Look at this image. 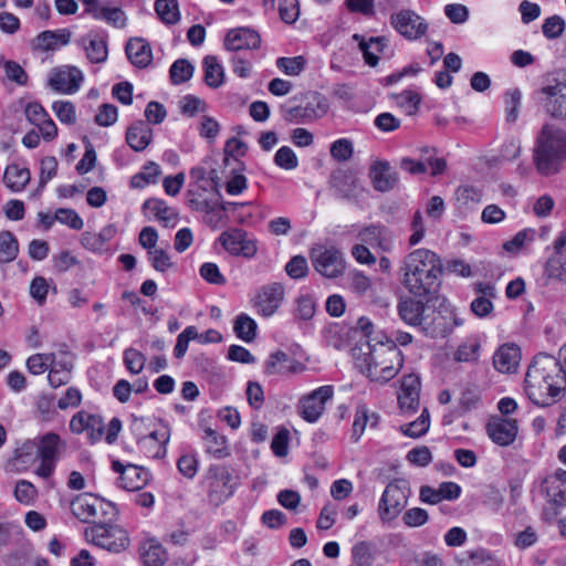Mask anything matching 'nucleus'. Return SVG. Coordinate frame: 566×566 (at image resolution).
I'll use <instances>...</instances> for the list:
<instances>
[{
    "instance_id": "79ce46f5",
    "label": "nucleus",
    "mask_w": 566,
    "mask_h": 566,
    "mask_svg": "<svg viewBox=\"0 0 566 566\" xmlns=\"http://www.w3.org/2000/svg\"><path fill=\"white\" fill-rule=\"evenodd\" d=\"M349 289L358 296H374V284L369 276L361 271H353L349 273Z\"/></svg>"
},
{
    "instance_id": "774afa93",
    "label": "nucleus",
    "mask_w": 566,
    "mask_h": 566,
    "mask_svg": "<svg viewBox=\"0 0 566 566\" xmlns=\"http://www.w3.org/2000/svg\"><path fill=\"white\" fill-rule=\"evenodd\" d=\"M95 123L108 127L117 120V107L113 104H102L94 118Z\"/></svg>"
},
{
    "instance_id": "69168bd1",
    "label": "nucleus",
    "mask_w": 566,
    "mask_h": 566,
    "mask_svg": "<svg viewBox=\"0 0 566 566\" xmlns=\"http://www.w3.org/2000/svg\"><path fill=\"white\" fill-rule=\"evenodd\" d=\"M6 77L19 85H27L28 74L23 67L15 61H7L3 63Z\"/></svg>"
},
{
    "instance_id": "4c0bfd02",
    "label": "nucleus",
    "mask_w": 566,
    "mask_h": 566,
    "mask_svg": "<svg viewBox=\"0 0 566 566\" xmlns=\"http://www.w3.org/2000/svg\"><path fill=\"white\" fill-rule=\"evenodd\" d=\"M202 63L206 84L212 88L221 86L224 81V71L218 59L213 55H208L203 59Z\"/></svg>"
},
{
    "instance_id": "0e129e2a",
    "label": "nucleus",
    "mask_w": 566,
    "mask_h": 566,
    "mask_svg": "<svg viewBox=\"0 0 566 566\" xmlns=\"http://www.w3.org/2000/svg\"><path fill=\"white\" fill-rule=\"evenodd\" d=\"M397 104L403 107L408 115H413L418 111V105L421 101L420 95L413 91H405L401 94L395 95Z\"/></svg>"
},
{
    "instance_id": "49530a36",
    "label": "nucleus",
    "mask_w": 566,
    "mask_h": 566,
    "mask_svg": "<svg viewBox=\"0 0 566 566\" xmlns=\"http://www.w3.org/2000/svg\"><path fill=\"white\" fill-rule=\"evenodd\" d=\"M61 439L56 433L44 434L38 443V454L41 459L55 461Z\"/></svg>"
},
{
    "instance_id": "4d7b16f0",
    "label": "nucleus",
    "mask_w": 566,
    "mask_h": 566,
    "mask_svg": "<svg viewBox=\"0 0 566 566\" xmlns=\"http://www.w3.org/2000/svg\"><path fill=\"white\" fill-rule=\"evenodd\" d=\"M331 156L337 161H347L354 153L353 143L347 138L335 140L331 145Z\"/></svg>"
},
{
    "instance_id": "bf43d9fd",
    "label": "nucleus",
    "mask_w": 566,
    "mask_h": 566,
    "mask_svg": "<svg viewBox=\"0 0 566 566\" xmlns=\"http://www.w3.org/2000/svg\"><path fill=\"white\" fill-rule=\"evenodd\" d=\"M274 163L286 170L295 169L298 165L297 157L292 148L283 146L277 149L274 156Z\"/></svg>"
},
{
    "instance_id": "a211bd4d",
    "label": "nucleus",
    "mask_w": 566,
    "mask_h": 566,
    "mask_svg": "<svg viewBox=\"0 0 566 566\" xmlns=\"http://www.w3.org/2000/svg\"><path fill=\"white\" fill-rule=\"evenodd\" d=\"M113 469L120 474L119 486L127 491L143 489L150 478L147 470L134 464L123 465L119 461H114Z\"/></svg>"
},
{
    "instance_id": "9b49d317",
    "label": "nucleus",
    "mask_w": 566,
    "mask_h": 566,
    "mask_svg": "<svg viewBox=\"0 0 566 566\" xmlns=\"http://www.w3.org/2000/svg\"><path fill=\"white\" fill-rule=\"evenodd\" d=\"M283 118L290 123H311L323 117L328 111L327 99L315 93L305 104L294 107H281Z\"/></svg>"
},
{
    "instance_id": "a19ab883",
    "label": "nucleus",
    "mask_w": 566,
    "mask_h": 566,
    "mask_svg": "<svg viewBox=\"0 0 566 566\" xmlns=\"http://www.w3.org/2000/svg\"><path fill=\"white\" fill-rule=\"evenodd\" d=\"M481 348L480 342L474 338H467L462 342L453 354V358L459 363H476Z\"/></svg>"
},
{
    "instance_id": "58836bf2",
    "label": "nucleus",
    "mask_w": 566,
    "mask_h": 566,
    "mask_svg": "<svg viewBox=\"0 0 566 566\" xmlns=\"http://www.w3.org/2000/svg\"><path fill=\"white\" fill-rule=\"evenodd\" d=\"M544 486L548 499V506L544 514L549 520H553L559 514L560 509L566 507V484L565 488L557 486L556 490L551 486Z\"/></svg>"
},
{
    "instance_id": "f8f14e48",
    "label": "nucleus",
    "mask_w": 566,
    "mask_h": 566,
    "mask_svg": "<svg viewBox=\"0 0 566 566\" xmlns=\"http://www.w3.org/2000/svg\"><path fill=\"white\" fill-rule=\"evenodd\" d=\"M460 324L451 311L429 310L426 312L419 328L430 338H443L452 332L454 326Z\"/></svg>"
},
{
    "instance_id": "473e14b6",
    "label": "nucleus",
    "mask_w": 566,
    "mask_h": 566,
    "mask_svg": "<svg viewBox=\"0 0 566 566\" xmlns=\"http://www.w3.org/2000/svg\"><path fill=\"white\" fill-rule=\"evenodd\" d=\"M144 209L150 210L158 221L166 228H174L178 222V213L168 207L163 200L148 199L144 202Z\"/></svg>"
},
{
    "instance_id": "0eeeda50",
    "label": "nucleus",
    "mask_w": 566,
    "mask_h": 566,
    "mask_svg": "<svg viewBox=\"0 0 566 566\" xmlns=\"http://www.w3.org/2000/svg\"><path fill=\"white\" fill-rule=\"evenodd\" d=\"M84 535L90 543L112 553H120L129 545L126 531L105 521L85 528Z\"/></svg>"
},
{
    "instance_id": "393cba45",
    "label": "nucleus",
    "mask_w": 566,
    "mask_h": 566,
    "mask_svg": "<svg viewBox=\"0 0 566 566\" xmlns=\"http://www.w3.org/2000/svg\"><path fill=\"white\" fill-rule=\"evenodd\" d=\"M399 317L410 326L419 327L429 306L410 296L401 297L397 304Z\"/></svg>"
},
{
    "instance_id": "423d86ee",
    "label": "nucleus",
    "mask_w": 566,
    "mask_h": 566,
    "mask_svg": "<svg viewBox=\"0 0 566 566\" xmlns=\"http://www.w3.org/2000/svg\"><path fill=\"white\" fill-rule=\"evenodd\" d=\"M410 495L409 483L403 479L392 480L382 492L378 504V516L382 523H390L407 506Z\"/></svg>"
},
{
    "instance_id": "37998d69",
    "label": "nucleus",
    "mask_w": 566,
    "mask_h": 566,
    "mask_svg": "<svg viewBox=\"0 0 566 566\" xmlns=\"http://www.w3.org/2000/svg\"><path fill=\"white\" fill-rule=\"evenodd\" d=\"M378 422V416L375 413L369 415L366 406L360 405L356 408L355 419L353 423V438L358 440L364 433L367 423L375 427Z\"/></svg>"
},
{
    "instance_id": "9d476101",
    "label": "nucleus",
    "mask_w": 566,
    "mask_h": 566,
    "mask_svg": "<svg viewBox=\"0 0 566 566\" xmlns=\"http://www.w3.org/2000/svg\"><path fill=\"white\" fill-rule=\"evenodd\" d=\"M390 25L405 39L413 41L426 35L428 23L410 9H402L390 15Z\"/></svg>"
},
{
    "instance_id": "4be33fe9",
    "label": "nucleus",
    "mask_w": 566,
    "mask_h": 566,
    "mask_svg": "<svg viewBox=\"0 0 566 566\" xmlns=\"http://www.w3.org/2000/svg\"><path fill=\"white\" fill-rule=\"evenodd\" d=\"M304 369L305 366L302 363H298L282 350L272 353L264 364V373L269 376L296 374Z\"/></svg>"
},
{
    "instance_id": "c9c22d12",
    "label": "nucleus",
    "mask_w": 566,
    "mask_h": 566,
    "mask_svg": "<svg viewBox=\"0 0 566 566\" xmlns=\"http://www.w3.org/2000/svg\"><path fill=\"white\" fill-rule=\"evenodd\" d=\"M30 179L31 175L29 169L18 165H9L3 176L6 186L13 192L22 191L30 182Z\"/></svg>"
},
{
    "instance_id": "cd10ccee",
    "label": "nucleus",
    "mask_w": 566,
    "mask_h": 566,
    "mask_svg": "<svg viewBox=\"0 0 566 566\" xmlns=\"http://www.w3.org/2000/svg\"><path fill=\"white\" fill-rule=\"evenodd\" d=\"M144 566H164L168 560L166 548L155 538H147L139 547Z\"/></svg>"
},
{
    "instance_id": "aec40b11",
    "label": "nucleus",
    "mask_w": 566,
    "mask_h": 566,
    "mask_svg": "<svg viewBox=\"0 0 566 566\" xmlns=\"http://www.w3.org/2000/svg\"><path fill=\"white\" fill-rule=\"evenodd\" d=\"M486 431L494 443L510 446L516 438L517 422L515 419L495 417L488 422Z\"/></svg>"
},
{
    "instance_id": "7ed1b4c3",
    "label": "nucleus",
    "mask_w": 566,
    "mask_h": 566,
    "mask_svg": "<svg viewBox=\"0 0 566 566\" xmlns=\"http://www.w3.org/2000/svg\"><path fill=\"white\" fill-rule=\"evenodd\" d=\"M566 160V132L553 124H545L538 132L533 149V163L538 174L554 175Z\"/></svg>"
},
{
    "instance_id": "2eb2a0df",
    "label": "nucleus",
    "mask_w": 566,
    "mask_h": 566,
    "mask_svg": "<svg viewBox=\"0 0 566 566\" xmlns=\"http://www.w3.org/2000/svg\"><path fill=\"white\" fill-rule=\"evenodd\" d=\"M332 386H322L304 396L298 402V413L307 422H316L325 410V402L332 399Z\"/></svg>"
},
{
    "instance_id": "c756f323",
    "label": "nucleus",
    "mask_w": 566,
    "mask_h": 566,
    "mask_svg": "<svg viewBox=\"0 0 566 566\" xmlns=\"http://www.w3.org/2000/svg\"><path fill=\"white\" fill-rule=\"evenodd\" d=\"M153 130L143 120L133 123L126 132V142L135 151H143L151 142Z\"/></svg>"
},
{
    "instance_id": "b1692460",
    "label": "nucleus",
    "mask_w": 566,
    "mask_h": 566,
    "mask_svg": "<svg viewBox=\"0 0 566 566\" xmlns=\"http://www.w3.org/2000/svg\"><path fill=\"white\" fill-rule=\"evenodd\" d=\"M544 93L548 96L547 113L556 119L566 122V80L545 87Z\"/></svg>"
},
{
    "instance_id": "72a5a7b5",
    "label": "nucleus",
    "mask_w": 566,
    "mask_h": 566,
    "mask_svg": "<svg viewBox=\"0 0 566 566\" xmlns=\"http://www.w3.org/2000/svg\"><path fill=\"white\" fill-rule=\"evenodd\" d=\"M87 12L96 20H104L114 28H124L127 22L125 12L118 7H92Z\"/></svg>"
},
{
    "instance_id": "f03ea898",
    "label": "nucleus",
    "mask_w": 566,
    "mask_h": 566,
    "mask_svg": "<svg viewBox=\"0 0 566 566\" xmlns=\"http://www.w3.org/2000/svg\"><path fill=\"white\" fill-rule=\"evenodd\" d=\"M400 275L401 284L410 294L426 297L438 292L442 264L434 252L428 249H416L405 256Z\"/></svg>"
},
{
    "instance_id": "603ef678",
    "label": "nucleus",
    "mask_w": 566,
    "mask_h": 566,
    "mask_svg": "<svg viewBox=\"0 0 566 566\" xmlns=\"http://www.w3.org/2000/svg\"><path fill=\"white\" fill-rule=\"evenodd\" d=\"M38 458V443L27 440L15 450L13 460L19 465H29L34 463Z\"/></svg>"
},
{
    "instance_id": "412c9836",
    "label": "nucleus",
    "mask_w": 566,
    "mask_h": 566,
    "mask_svg": "<svg viewBox=\"0 0 566 566\" xmlns=\"http://www.w3.org/2000/svg\"><path fill=\"white\" fill-rule=\"evenodd\" d=\"M369 178L375 190L387 192L396 187L399 177L388 161L376 160L369 168Z\"/></svg>"
},
{
    "instance_id": "f257e3e1",
    "label": "nucleus",
    "mask_w": 566,
    "mask_h": 566,
    "mask_svg": "<svg viewBox=\"0 0 566 566\" xmlns=\"http://www.w3.org/2000/svg\"><path fill=\"white\" fill-rule=\"evenodd\" d=\"M566 391L565 375L556 357L539 353L528 366L525 392L536 405L547 407L562 399Z\"/></svg>"
},
{
    "instance_id": "dca6fc26",
    "label": "nucleus",
    "mask_w": 566,
    "mask_h": 566,
    "mask_svg": "<svg viewBox=\"0 0 566 566\" xmlns=\"http://www.w3.org/2000/svg\"><path fill=\"white\" fill-rule=\"evenodd\" d=\"M553 249V254L544 265V273L551 280L566 283V232L557 237Z\"/></svg>"
},
{
    "instance_id": "338daca9",
    "label": "nucleus",
    "mask_w": 566,
    "mask_h": 566,
    "mask_svg": "<svg viewBox=\"0 0 566 566\" xmlns=\"http://www.w3.org/2000/svg\"><path fill=\"white\" fill-rule=\"evenodd\" d=\"M53 111L56 117L67 125H72L76 120L75 107L71 102L59 101L53 104Z\"/></svg>"
},
{
    "instance_id": "e2e57ef3",
    "label": "nucleus",
    "mask_w": 566,
    "mask_h": 566,
    "mask_svg": "<svg viewBox=\"0 0 566 566\" xmlns=\"http://www.w3.org/2000/svg\"><path fill=\"white\" fill-rule=\"evenodd\" d=\"M145 361V356L137 349L128 348L124 352V363L127 369L134 375H137L143 370Z\"/></svg>"
},
{
    "instance_id": "052dcab7",
    "label": "nucleus",
    "mask_w": 566,
    "mask_h": 566,
    "mask_svg": "<svg viewBox=\"0 0 566 566\" xmlns=\"http://www.w3.org/2000/svg\"><path fill=\"white\" fill-rule=\"evenodd\" d=\"M151 266L158 272H166L174 266L170 255L163 249H156L147 253Z\"/></svg>"
},
{
    "instance_id": "c03bdc74",
    "label": "nucleus",
    "mask_w": 566,
    "mask_h": 566,
    "mask_svg": "<svg viewBox=\"0 0 566 566\" xmlns=\"http://www.w3.org/2000/svg\"><path fill=\"white\" fill-rule=\"evenodd\" d=\"M203 441L208 453L222 458L227 454V440L211 428L205 429Z\"/></svg>"
},
{
    "instance_id": "2f4dec72",
    "label": "nucleus",
    "mask_w": 566,
    "mask_h": 566,
    "mask_svg": "<svg viewBox=\"0 0 566 566\" xmlns=\"http://www.w3.org/2000/svg\"><path fill=\"white\" fill-rule=\"evenodd\" d=\"M125 51L128 60L138 67L147 66L153 57L149 44L140 38L130 39Z\"/></svg>"
},
{
    "instance_id": "864d4df0",
    "label": "nucleus",
    "mask_w": 566,
    "mask_h": 566,
    "mask_svg": "<svg viewBox=\"0 0 566 566\" xmlns=\"http://www.w3.org/2000/svg\"><path fill=\"white\" fill-rule=\"evenodd\" d=\"M565 20L559 15H552L544 20L542 32L548 40L559 38L565 31Z\"/></svg>"
},
{
    "instance_id": "4468645a",
    "label": "nucleus",
    "mask_w": 566,
    "mask_h": 566,
    "mask_svg": "<svg viewBox=\"0 0 566 566\" xmlns=\"http://www.w3.org/2000/svg\"><path fill=\"white\" fill-rule=\"evenodd\" d=\"M219 242L230 254L247 259L253 258L258 251L256 241L250 238L244 230L238 228L222 232Z\"/></svg>"
},
{
    "instance_id": "e433bc0d",
    "label": "nucleus",
    "mask_w": 566,
    "mask_h": 566,
    "mask_svg": "<svg viewBox=\"0 0 566 566\" xmlns=\"http://www.w3.org/2000/svg\"><path fill=\"white\" fill-rule=\"evenodd\" d=\"M116 234V228L113 224H108L103 228L99 232H85L82 234V245L91 251H102L105 244L114 238Z\"/></svg>"
},
{
    "instance_id": "bb28decb",
    "label": "nucleus",
    "mask_w": 566,
    "mask_h": 566,
    "mask_svg": "<svg viewBox=\"0 0 566 566\" xmlns=\"http://www.w3.org/2000/svg\"><path fill=\"white\" fill-rule=\"evenodd\" d=\"M521 360V350L516 345H503L493 356V366L503 374L514 373Z\"/></svg>"
},
{
    "instance_id": "a878e982",
    "label": "nucleus",
    "mask_w": 566,
    "mask_h": 566,
    "mask_svg": "<svg viewBox=\"0 0 566 566\" xmlns=\"http://www.w3.org/2000/svg\"><path fill=\"white\" fill-rule=\"evenodd\" d=\"M72 32L69 29L43 31L33 40L32 48L35 51H54L70 43Z\"/></svg>"
},
{
    "instance_id": "7c9ffc66",
    "label": "nucleus",
    "mask_w": 566,
    "mask_h": 566,
    "mask_svg": "<svg viewBox=\"0 0 566 566\" xmlns=\"http://www.w3.org/2000/svg\"><path fill=\"white\" fill-rule=\"evenodd\" d=\"M358 239L364 244L377 247L387 251L390 245V237L387 229L380 224H369L358 232Z\"/></svg>"
},
{
    "instance_id": "f704fd0d",
    "label": "nucleus",
    "mask_w": 566,
    "mask_h": 566,
    "mask_svg": "<svg viewBox=\"0 0 566 566\" xmlns=\"http://www.w3.org/2000/svg\"><path fill=\"white\" fill-rule=\"evenodd\" d=\"M353 39L358 42L365 62L370 66H376L379 61L377 53L381 52L386 46V39L381 36L370 38L367 42L359 34H354Z\"/></svg>"
},
{
    "instance_id": "13d9d810",
    "label": "nucleus",
    "mask_w": 566,
    "mask_h": 566,
    "mask_svg": "<svg viewBox=\"0 0 566 566\" xmlns=\"http://www.w3.org/2000/svg\"><path fill=\"white\" fill-rule=\"evenodd\" d=\"M521 104V92L513 88L505 93V113L509 123H515L518 117V108Z\"/></svg>"
},
{
    "instance_id": "5701e85b",
    "label": "nucleus",
    "mask_w": 566,
    "mask_h": 566,
    "mask_svg": "<svg viewBox=\"0 0 566 566\" xmlns=\"http://www.w3.org/2000/svg\"><path fill=\"white\" fill-rule=\"evenodd\" d=\"M261 38L258 32L249 28L230 30L224 39V46L229 51L258 49Z\"/></svg>"
},
{
    "instance_id": "6ab92c4d",
    "label": "nucleus",
    "mask_w": 566,
    "mask_h": 566,
    "mask_svg": "<svg viewBox=\"0 0 566 566\" xmlns=\"http://www.w3.org/2000/svg\"><path fill=\"white\" fill-rule=\"evenodd\" d=\"M83 81L82 72L75 66L55 70L49 78V85L56 92L75 93Z\"/></svg>"
},
{
    "instance_id": "a18cd8bd",
    "label": "nucleus",
    "mask_w": 566,
    "mask_h": 566,
    "mask_svg": "<svg viewBox=\"0 0 566 566\" xmlns=\"http://www.w3.org/2000/svg\"><path fill=\"white\" fill-rule=\"evenodd\" d=\"M155 11L166 24H175L179 21V7L177 0H156Z\"/></svg>"
},
{
    "instance_id": "09e8293b",
    "label": "nucleus",
    "mask_w": 566,
    "mask_h": 566,
    "mask_svg": "<svg viewBox=\"0 0 566 566\" xmlns=\"http://www.w3.org/2000/svg\"><path fill=\"white\" fill-rule=\"evenodd\" d=\"M234 333L244 342H252L256 336V323L248 315L240 314L234 322Z\"/></svg>"
},
{
    "instance_id": "6e6d98bb",
    "label": "nucleus",
    "mask_w": 566,
    "mask_h": 566,
    "mask_svg": "<svg viewBox=\"0 0 566 566\" xmlns=\"http://www.w3.org/2000/svg\"><path fill=\"white\" fill-rule=\"evenodd\" d=\"M305 59L303 56L280 57L276 61L277 67L286 75L296 76L305 67Z\"/></svg>"
},
{
    "instance_id": "20e7f679",
    "label": "nucleus",
    "mask_w": 566,
    "mask_h": 566,
    "mask_svg": "<svg viewBox=\"0 0 566 566\" xmlns=\"http://www.w3.org/2000/svg\"><path fill=\"white\" fill-rule=\"evenodd\" d=\"M402 366V355L392 343L384 344L378 340L375 345L368 343V352L357 358V367L371 381L385 384L392 379Z\"/></svg>"
},
{
    "instance_id": "f3484780",
    "label": "nucleus",
    "mask_w": 566,
    "mask_h": 566,
    "mask_svg": "<svg viewBox=\"0 0 566 566\" xmlns=\"http://www.w3.org/2000/svg\"><path fill=\"white\" fill-rule=\"evenodd\" d=\"M284 297V287L280 283H272L262 286L255 295L254 306L258 312L268 317L273 315L280 307Z\"/></svg>"
},
{
    "instance_id": "3c124183",
    "label": "nucleus",
    "mask_w": 566,
    "mask_h": 566,
    "mask_svg": "<svg viewBox=\"0 0 566 566\" xmlns=\"http://www.w3.org/2000/svg\"><path fill=\"white\" fill-rule=\"evenodd\" d=\"M193 74L192 64L186 59H179L172 63L169 75L172 84L178 85L189 81Z\"/></svg>"
},
{
    "instance_id": "6e6552de",
    "label": "nucleus",
    "mask_w": 566,
    "mask_h": 566,
    "mask_svg": "<svg viewBox=\"0 0 566 566\" xmlns=\"http://www.w3.org/2000/svg\"><path fill=\"white\" fill-rule=\"evenodd\" d=\"M209 481L208 500L218 506L230 499L237 486V478L223 465H210L207 471Z\"/></svg>"
},
{
    "instance_id": "de8ad7c7",
    "label": "nucleus",
    "mask_w": 566,
    "mask_h": 566,
    "mask_svg": "<svg viewBox=\"0 0 566 566\" xmlns=\"http://www.w3.org/2000/svg\"><path fill=\"white\" fill-rule=\"evenodd\" d=\"M74 357L67 349L66 345H62L57 353H49V370H73Z\"/></svg>"
},
{
    "instance_id": "c85d7f7f",
    "label": "nucleus",
    "mask_w": 566,
    "mask_h": 566,
    "mask_svg": "<svg viewBox=\"0 0 566 566\" xmlns=\"http://www.w3.org/2000/svg\"><path fill=\"white\" fill-rule=\"evenodd\" d=\"M77 44L83 48L90 62L103 63L106 61L108 55L106 40L98 38L96 34H88L81 38Z\"/></svg>"
},
{
    "instance_id": "8fccbe9b",
    "label": "nucleus",
    "mask_w": 566,
    "mask_h": 566,
    "mask_svg": "<svg viewBox=\"0 0 566 566\" xmlns=\"http://www.w3.org/2000/svg\"><path fill=\"white\" fill-rule=\"evenodd\" d=\"M430 427V416L427 408H424L421 415L408 424L401 426V432L411 438H419L423 436Z\"/></svg>"
},
{
    "instance_id": "ea45409f",
    "label": "nucleus",
    "mask_w": 566,
    "mask_h": 566,
    "mask_svg": "<svg viewBox=\"0 0 566 566\" xmlns=\"http://www.w3.org/2000/svg\"><path fill=\"white\" fill-rule=\"evenodd\" d=\"M19 254V243L11 231H0V263H10Z\"/></svg>"
},
{
    "instance_id": "5fc2aeb1",
    "label": "nucleus",
    "mask_w": 566,
    "mask_h": 566,
    "mask_svg": "<svg viewBox=\"0 0 566 566\" xmlns=\"http://www.w3.org/2000/svg\"><path fill=\"white\" fill-rule=\"evenodd\" d=\"M353 559L357 566H371L374 555L371 552V544L368 542H359L354 545L352 549Z\"/></svg>"
},
{
    "instance_id": "680f3d73",
    "label": "nucleus",
    "mask_w": 566,
    "mask_h": 566,
    "mask_svg": "<svg viewBox=\"0 0 566 566\" xmlns=\"http://www.w3.org/2000/svg\"><path fill=\"white\" fill-rule=\"evenodd\" d=\"M55 219L74 230H81L84 226L82 218L73 209L60 208L55 212Z\"/></svg>"
},
{
    "instance_id": "ddd939ff",
    "label": "nucleus",
    "mask_w": 566,
    "mask_h": 566,
    "mask_svg": "<svg viewBox=\"0 0 566 566\" xmlns=\"http://www.w3.org/2000/svg\"><path fill=\"white\" fill-rule=\"evenodd\" d=\"M170 439V428L168 424L158 422L148 431L147 436L139 438L137 447L146 457L161 459L166 455V446Z\"/></svg>"
},
{
    "instance_id": "39448f33",
    "label": "nucleus",
    "mask_w": 566,
    "mask_h": 566,
    "mask_svg": "<svg viewBox=\"0 0 566 566\" xmlns=\"http://www.w3.org/2000/svg\"><path fill=\"white\" fill-rule=\"evenodd\" d=\"M71 511L76 518L85 523L95 520L111 521L117 515L116 506L112 502L92 493L76 495L71 502Z\"/></svg>"
},
{
    "instance_id": "1a4fd4ad",
    "label": "nucleus",
    "mask_w": 566,
    "mask_h": 566,
    "mask_svg": "<svg viewBox=\"0 0 566 566\" xmlns=\"http://www.w3.org/2000/svg\"><path fill=\"white\" fill-rule=\"evenodd\" d=\"M313 268L327 279H336L345 272L346 262L343 252L336 247H316L311 251Z\"/></svg>"
}]
</instances>
